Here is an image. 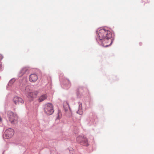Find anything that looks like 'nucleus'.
<instances>
[{
  "label": "nucleus",
  "mask_w": 154,
  "mask_h": 154,
  "mask_svg": "<svg viewBox=\"0 0 154 154\" xmlns=\"http://www.w3.org/2000/svg\"><path fill=\"white\" fill-rule=\"evenodd\" d=\"M104 39L102 40V45L104 47H107L110 46L112 43V34L111 32L106 30L104 34Z\"/></svg>",
  "instance_id": "nucleus-1"
},
{
  "label": "nucleus",
  "mask_w": 154,
  "mask_h": 154,
  "mask_svg": "<svg viewBox=\"0 0 154 154\" xmlns=\"http://www.w3.org/2000/svg\"><path fill=\"white\" fill-rule=\"evenodd\" d=\"M77 142L84 146H88L89 145V143L88 139L83 135L78 136L76 138Z\"/></svg>",
  "instance_id": "nucleus-2"
},
{
  "label": "nucleus",
  "mask_w": 154,
  "mask_h": 154,
  "mask_svg": "<svg viewBox=\"0 0 154 154\" xmlns=\"http://www.w3.org/2000/svg\"><path fill=\"white\" fill-rule=\"evenodd\" d=\"M106 30L104 29H101L99 30L97 32V37L96 38L97 41H100L102 45V40L104 39V34Z\"/></svg>",
  "instance_id": "nucleus-3"
},
{
  "label": "nucleus",
  "mask_w": 154,
  "mask_h": 154,
  "mask_svg": "<svg viewBox=\"0 0 154 154\" xmlns=\"http://www.w3.org/2000/svg\"><path fill=\"white\" fill-rule=\"evenodd\" d=\"M7 116L11 123H13L14 122L16 121L17 119V115L11 111H8L7 112Z\"/></svg>",
  "instance_id": "nucleus-4"
},
{
  "label": "nucleus",
  "mask_w": 154,
  "mask_h": 154,
  "mask_svg": "<svg viewBox=\"0 0 154 154\" xmlns=\"http://www.w3.org/2000/svg\"><path fill=\"white\" fill-rule=\"evenodd\" d=\"M54 111L53 106L51 103H49L47 104L44 108V112L48 115H51Z\"/></svg>",
  "instance_id": "nucleus-5"
},
{
  "label": "nucleus",
  "mask_w": 154,
  "mask_h": 154,
  "mask_svg": "<svg viewBox=\"0 0 154 154\" xmlns=\"http://www.w3.org/2000/svg\"><path fill=\"white\" fill-rule=\"evenodd\" d=\"M14 133V130L11 128L7 129L5 132L4 137L5 139H8L11 138L13 135Z\"/></svg>",
  "instance_id": "nucleus-6"
},
{
  "label": "nucleus",
  "mask_w": 154,
  "mask_h": 154,
  "mask_svg": "<svg viewBox=\"0 0 154 154\" xmlns=\"http://www.w3.org/2000/svg\"><path fill=\"white\" fill-rule=\"evenodd\" d=\"M13 102L16 105H21L24 103L22 99L17 96L14 97L13 99Z\"/></svg>",
  "instance_id": "nucleus-7"
},
{
  "label": "nucleus",
  "mask_w": 154,
  "mask_h": 154,
  "mask_svg": "<svg viewBox=\"0 0 154 154\" xmlns=\"http://www.w3.org/2000/svg\"><path fill=\"white\" fill-rule=\"evenodd\" d=\"M38 93V92L37 91L32 92V91L26 94V95L29 99L32 100L34 97H36Z\"/></svg>",
  "instance_id": "nucleus-8"
},
{
  "label": "nucleus",
  "mask_w": 154,
  "mask_h": 154,
  "mask_svg": "<svg viewBox=\"0 0 154 154\" xmlns=\"http://www.w3.org/2000/svg\"><path fill=\"white\" fill-rule=\"evenodd\" d=\"M38 79L37 75L35 74L30 75L29 77V80L32 82H34L36 81Z\"/></svg>",
  "instance_id": "nucleus-9"
},
{
  "label": "nucleus",
  "mask_w": 154,
  "mask_h": 154,
  "mask_svg": "<svg viewBox=\"0 0 154 154\" xmlns=\"http://www.w3.org/2000/svg\"><path fill=\"white\" fill-rule=\"evenodd\" d=\"M47 97L46 94H43L41 96L38 98V100L39 102H41L46 100Z\"/></svg>",
  "instance_id": "nucleus-10"
},
{
  "label": "nucleus",
  "mask_w": 154,
  "mask_h": 154,
  "mask_svg": "<svg viewBox=\"0 0 154 154\" xmlns=\"http://www.w3.org/2000/svg\"><path fill=\"white\" fill-rule=\"evenodd\" d=\"M32 91V90H31V87L30 86L28 85L26 87L25 91L26 95L30 92Z\"/></svg>",
  "instance_id": "nucleus-11"
},
{
  "label": "nucleus",
  "mask_w": 154,
  "mask_h": 154,
  "mask_svg": "<svg viewBox=\"0 0 154 154\" xmlns=\"http://www.w3.org/2000/svg\"><path fill=\"white\" fill-rule=\"evenodd\" d=\"M82 103H80L79 104V110L77 111V113H79L80 115H81L82 114Z\"/></svg>",
  "instance_id": "nucleus-12"
},
{
  "label": "nucleus",
  "mask_w": 154,
  "mask_h": 154,
  "mask_svg": "<svg viewBox=\"0 0 154 154\" xmlns=\"http://www.w3.org/2000/svg\"><path fill=\"white\" fill-rule=\"evenodd\" d=\"M78 91L79 93H82L84 92V88H79L78 89Z\"/></svg>",
  "instance_id": "nucleus-13"
},
{
  "label": "nucleus",
  "mask_w": 154,
  "mask_h": 154,
  "mask_svg": "<svg viewBox=\"0 0 154 154\" xmlns=\"http://www.w3.org/2000/svg\"><path fill=\"white\" fill-rule=\"evenodd\" d=\"M3 59V56L1 54H0V61L2 60Z\"/></svg>",
  "instance_id": "nucleus-14"
},
{
  "label": "nucleus",
  "mask_w": 154,
  "mask_h": 154,
  "mask_svg": "<svg viewBox=\"0 0 154 154\" xmlns=\"http://www.w3.org/2000/svg\"><path fill=\"white\" fill-rule=\"evenodd\" d=\"M60 118H61V117H59V116H58L57 117V119H60Z\"/></svg>",
  "instance_id": "nucleus-15"
},
{
  "label": "nucleus",
  "mask_w": 154,
  "mask_h": 154,
  "mask_svg": "<svg viewBox=\"0 0 154 154\" xmlns=\"http://www.w3.org/2000/svg\"><path fill=\"white\" fill-rule=\"evenodd\" d=\"M2 121V118L0 117V122H1Z\"/></svg>",
  "instance_id": "nucleus-16"
},
{
  "label": "nucleus",
  "mask_w": 154,
  "mask_h": 154,
  "mask_svg": "<svg viewBox=\"0 0 154 154\" xmlns=\"http://www.w3.org/2000/svg\"><path fill=\"white\" fill-rule=\"evenodd\" d=\"M1 67V65H0V68Z\"/></svg>",
  "instance_id": "nucleus-17"
}]
</instances>
